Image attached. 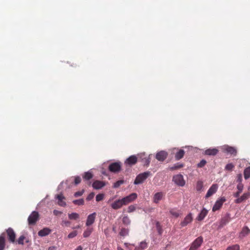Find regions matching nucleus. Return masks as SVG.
Here are the masks:
<instances>
[{
  "instance_id": "nucleus-2",
  "label": "nucleus",
  "mask_w": 250,
  "mask_h": 250,
  "mask_svg": "<svg viewBox=\"0 0 250 250\" xmlns=\"http://www.w3.org/2000/svg\"><path fill=\"white\" fill-rule=\"evenodd\" d=\"M203 242V238L202 236L197 237L191 244L189 250H198Z\"/></svg>"
},
{
  "instance_id": "nucleus-41",
  "label": "nucleus",
  "mask_w": 250,
  "mask_h": 250,
  "mask_svg": "<svg viewBox=\"0 0 250 250\" xmlns=\"http://www.w3.org/2000/svg\"><path fill=\"white\" fill-rule=\"evenodd\" d=\"M25 237L24 235H21L19 239L17 240V242L18 244L19 245H23L24 244V240L25 239Z\"/></svg>"
},
{
  "instance_id": "nucleus-58",
  "label": "nucleus",
  "mask_w": 250,
  "mask_h": 250,
  "mask_svg": "<svg viewBox=\"0 0 250 250\" xmlns=\"http://www.w3.org/2000/svg\"><path fill=\"white\" fill-rule=\"evenodd\" d=\"M135 250H137V248H135Z\"/></svg>"
},
{
  "instance_id": "nucleus-26",
  "label": "nucleus",
  "mask_w": 250,
  "mask_h": 250,
  "mask_svg": "<svg viewBox=\"0 0 250 250\" xmlns=\"http://www.w3.org/2000/svg\"><path fill=\"white\" fill-rule=\"evenodd\" d=\"M237 188L238 189V191L234 194V196L235 197H238L240 195V194L242 192L243 189V185L242 183H238L237 186Z\"/></svg>"
},
{
  "instance_id": "nucleus-1",
  "label": "nucleus",
  "mask_w": 250,
  "mask_h": 250,
  "mask_svg": "<svg viewBox=\"0 0 250 250\" xmlns=\"http://www.w3.org/2000/svg\"><path fill=\"white\" fill-rule=\"evenodd\" d=\"M150 175V171H146L139 174L137 176L134 184L138 185L143 183V182L147 179V178Z\"/></svg>"
},
{
  "instance_id": "nucleus-8",
  "label": "nucleus",
  "mask_w": 250,
  "mask_h": 250,
  "mask_svg": "<svg viewBox=\"0 0 250 250\" xmlns=\"http://www.w3.org/2000/svg\"><path fill=\"white\" fill-rule=\"evenodd\" d=\"M223 151L225 153L235 156L237 154V149L235 147L229 146H224L223 147Z\"/></svg>"
},
{
  "instance_id": "nucleus-45",
  "label": "nucleus",
  "mask_w": 250,
  "mask_h": 250,
  "mask_svg": "<svg viewBox=\"0 0 250 250\" xmlns=\"http://www.w3.org/2000/svg\"><path fill=\"white\" fill-rule=\"evenodd\" d=\"M140 248L141 250L147 248V243L146 242H141L140 244Z\"/></svg>"
},
{
  "instance_id": "nucleus-32",
  "label": "nucleus",
  "mask_w": 250,
  "mask_h": 250,
  "mask_svg": "<svg viewBox=\"0 0 250 250\" xmlns=\"http://www.w3.org/2000/svg\"><path fill=\"white\" fill-rule=\"evenodd\" d=\"M123 223L125 225H129L131 223V221L129 217L127 216H124L122 219Z\"/></svg>"
},
{
  "instance_id": "nucleus-14",
  "label": "nucleus",
  "mask_w": 250,
  "mask_h": 250,
  "mask_svg": "<svg viewBox=\"0 0 250 250\" xmlns=\"http://www.w3.org/2000/svg\"><path fill=\"white\" fill-rule=\"evenodd\" d=\"M105 186V183L101 181L96 180L92 184V187L94 189H100Z\"/></svg>"
},
{
  "instance_id": "nucleus-22",
  "label": "nucleus",
  "mask_w": 250,
  "mask_h": 250,
  "mask_svg": "<svg viewBox=\"0 0 250 250\" xmlns=\"http://www.w3.org/2000/svg\"><path fill=\"white\" fill-rule=\"evenodd\" d=\"M51 232V229L49 228H45L38 232V235L41 237L45 236Z\"/></svg>"
},
{
  "instance_id": "nucleus-36",
  "label": "nucleus",
  "mask_w": 250,
  "mask_h": 250,
  "mask_svg": "<svg viewBox=\"0 0 250 250\" xmlns=\"http://www.w3.org/2000/svg\"><path fill=\"white\" fill-rule=\"evenodd\" d=\"M84 200L83 199H80L78 200H75L73 201V203L75 205H83L84 204Z\"/></svg>"
},
{
  "instance_id": "nucleus-30",
  "label": "nucleus",
  "mask_w": 250,
  "mask_h": 250,
  "mask_svg": "<svg viewBox=\"0 0 250 250\" xmlns=\"http://www.w3.org/2000/svg\"><path fill=\"white\" fill-rule=\"evenodd\" d=\"M79 214L76 212L68 214V218L70 220H77L79 218Z\"/></svg>"
},
{
  "instance_id": "nucleus-29",
  "label": "nucleus",
  "mask_w": 250,
  "mask_h": 250,
  "mask_svg": "<svg viewBox=\"0 0 250 250\" xmlns=\"http://www.w3.org/2000/svg\"><path fill=\"white\" fill-rule=\"evenodd\" d=\"M250 233V229H249L248 227H245L243 228L240 234L242 236H245L247 234Z\"/></svg>"
},
{
  "instance_id": "nucleus-51",
  "label": "nucleus",
  "mask_w": 250,
  "mask_h": 250,
  "mask_svg": "<svg viewBox=\"0 0 250 250\" xmlns=\"http://www.w3.org/2000/svg\"><path fill=\"white\" fill-rule=\"evenodd\" d=\"M237 182L239 183H242V177L241 174H238L237 177Z\"/></svg>"
},
{
  "instance_id": "nucleus-60",
  "label": "nucleus",
  "mask_w": 250,
  "mask_h": 250,
  "mask_svg": "<svg viewBox=\"0 0 250 250\" xmlns=\"http://www.w3.org/2000/svg\"><path fill=\"white\" fill-rule=\"evenodd\" d=\"M208 250H212V249H208Z\"/></svg>"
},
{
  "instance_id": "nucleus-19",
  "label": "nucleus",
  "mask_w": 250,
  "mask_h": 250,
  "mask_svg": "<svg viewBox=\"0 0 250 250\" xmlns=\"http://www.w3.org/2000/svg\"><path fill=\"white\" fill-rule=\"evenodd\" d=\"M56 198L58 199V204L62 207H65L66 206V203L64 201L65 199V197L62 195V194H58L56 196Z\"/></svg>"
},
{
  "instance_id": "nucleus-13",
  "label": "nucleus",
  "mask_w": 250,
  "mask_h": 250,
  "mask_svg": "<svg viewBox=\"0 0 250 250\" xmlns=\"http://www.w3.org/2000/svg\"><path fill=\"white\" fill-rule=\"evenodd\" d=\"M137 157L135 155H131L129 157L125 162V164L132 166L136 164L137 162Z\"/></svg>"
},
{
  "instance_id": "nucleus-18",
  "label": "nucleus",
  "mask_w": 250,
  "mask_h": 250,
  "mask_svg": "<svg viewBox=\"0 0 250 250\" xmlns=\"http://www.w3.org/2000/svg\"><path fill=\"white\" fill-rule=\"evenodd\" d=\"M165 194L163 192H160L155 193L153 197V202L156 204L158 203L164 197Z\"/></svg>"
},
{
  "instance_id": "nucleus-48",
  "label": "nucleus",
  "mask_w": 250,
  "mask_h": 250,
  "mask_svg": "<svg viewBox=\"0 0 250 250\" xmlns=\"http://www.w3.org/2000/svg\"><path fill=\"white\" fill-rule=\"evenodd\" d=\"M83 192H84V190H83L82 191H81L76 192L74 193V196L75 197L81 196H82L83 194Z\"/></svg>"
},
{
  "instance_id": "nucleus-50",
  "label": "nucleus",
  "mask_w": 250,
  "mask_h": 250,
  "mask_svg": "<svg viewBox=\"0 0 250 250\" xmlns=\"http://www.w3.org/2000/svg\"><path fill=\"white\" fill-rule=\"evenodd\" d=\"M94 193L93 192L90 193L86 198L87 201H90L94 198Z\"/></svg>"
},
{
  "instance_id": "nucleus-55",
  "label": "nucleus",
  "mask_w": 250,
  "mask_h": 250,
  "mask_svg": "<svg viewBox=\"0 0 250 250\" xmlns=\"http://www.w3.org/2000/svg\"><path fill=\"white\" fill-rule=\"evenodd\" d=\"M83 250L82 247L81 246H79L75 250Z\"/></svg>"
},
{
  "instance_id": "nucleus-56",
  "label": "nucleus",
  "mask_w": 250,
  "mask_h": 250,
  "mask_svg": "<svg viewBox=\"0 0 250 250\" xmlns=\"http://www.w3.org/2000/svg\"><path fill=\"white\" fill-rule=\"evenodd\" d=\"M112 230L114 232H116V229L115 227H113V229H112Z\"/></svg>"
},
{
  "instance_id": "nucleus-31",
  "label": "nucleus",
  "mask_w": 250,
  "mask_h": 250,
  "mask_svg": "<svg viewBox=\"0 0 250 250\" xmlns=\"http://www.w3.org/2000/svg\"><path fill=\"white\" fill-rule=\"evenodd\" d=\"M244 178L247 179L250 177V167L245 169L244 171Z\"/></svg>"
},
{
  "instance_id": "nucleus-21",
  "label": "nucleus",
  "mask_w": 250,
  "mask_h": 250,
  "mask_svg": "<svg viewBox=\"0 0 250 250\" xmlns=\"http://www.w3.org/2000/svg\"><path fill=\"white\" fill-rule=\"evenodd\" d=\"M208 213V210L205 208H203L200 213L197 217V219L200 221L203 220L205 217L207 216Z\"/></svg>"
},
{
  "instance_id": "nucleus-39",
  "label": "nucleus",
  "mask_w": 250,
  "mask_h": 250,
  "mask_svg": "<svg viewBox=\"0 0 250 250\" xmlns=\"http://www.w3.org/2000/svg\"><path fill=\"white\" fill-rule=\"evenodd\" d=\"M124 183V180H119L114 184L113 187L114 188H117Z\"/></svg>"
},
{
  "instance_id": "nucleus-42",
  "label": "nucleus",
  "mask_w": 250,
  "mask_h": 250,
  "mask_svg": "<svg viewBox=\"0 0 250 250\" xmlns=\"http://www.w3.org/2000/svg\"><path fill=\"white\" fill-rule=\"evenodd\" d=\"M104 195L103 194H99L96 196V200L97 202L101 201L104 199Z\"/></svg>"
},
{
  "instance_id": "nucleus-10",
  "label": "nucleus",
  "mask_w": 250,
  "mask_h": 250,
  "mask_svg": "<svg viewBox=\"0 0 250 250\" xmlns=\"http://www.w3.org/2000/svg\"><path fill=\"white\" fill-rule=\"evenodd\" d=\"M225 201L226 199L224 197H222L220 199L217 200L212 208V211L214 212L219 210Z\"/></svg>"
},
{
  "instance_id": "nucleus-27",
  "label": "nucleus",
  "mask_w": 250,
  "mask_h": 250,
  "mask_svg": "<svg viewBox=\"0 0 250 250\" xmlns=\"http://www.w3.org/2000/svg\"><path fill=\"white\" fill-rule=\"evenodd\" d=\"M93 176V175L91 172L87 171L84 173L83 177L85 180H89L92 178Z\"/></svg>"
},
{
  "instance_id": "nucleus-37",
  "label": "nucleus",
  "mask_w": 250,
  "mask_h": 250,
  "mask_svg": "<svg viewBox=\"0 0 250 250\" xmlns=\"http://www.w3.org/2000/svg\"><path fill=\"white\" fill-rule=\"evenodd\" d=\"M234 166L232 163L228 164L225 168V169L228 171H231L234 168Z\"/></svg>"
},
{
  "instance_id": "nucleus-6",
  "label": "nucleus",
  "mask_w": 250,
  "mask_h": 250,
  "mask_svg": "<svg viewBox=\"0 0 250 250\" xmlns=\"http://www.w3.org/2000/svg\"><path fill=\"white\" fill-rule=\"evenodd\" d=\"M6 233L9 241L14 243L15 242L16 233L11 228H9L6 230Z\"/></svg>"
},
{
  "instance_id": "nucleus-7",
  "label": "nucleus",
  "mask_w": 250,
  "mask_h": 250,
  "mask_svg": "<svg viewBox=\"0 0 250 250\" xmlns=\"http://www.w3.org/2000/svg\"><path fill=\"white\" fill-rule=\"evenodd\" d=\"M173 181L176 185L179 186L183 187L185 185V181L184 180L183 176L181 174H177L174 176Z\"/></svg>"
},
{
  "instance_id": "nucleus-3",
  "label": "nucleus",
  "mask_w": 250,
  "mask_h": 250,
  "mask_svg": "<svg viewBox=\"0 0 250 250\" xmlns=\"http://www.w3.org/2000/svg\"><path fill=\"white\" fill-rule=\"evenodd\" d=\"M137 197V194L135 193H132L129 195L123 198L122 199V202L123 203L124 206L127 205L129 203L133 202L135 200Z\"/></svg>"
},
{
  "instance_id": "nucleus-24",
  "label": "nucleus",
  "mask_w": 250,
  "mask_h": 250,
  "mask_svg": "<svg viewBox=\"0 0 250 250\" xmlns=\"http://www.w3.org/2000/svg\"><path fill=\"white\" fill-rule=\"evenodd\" d=\"M185 153V151L183 149L178 150V151L175 153V159L176 160H180L184 157Z\"/></svg>"
},
{
  "instance_id": "nucleus-54",
  "label": "nucleus",
  "mask_w": 250,
  "mask_h": 250,
  "mask_svg": "<svg viewBox=\"0 0 250 250\" xmlns=\"http://www.w3.org/2000/svg\"><path fill=\"white\" fill-rule=\"evenodd\" d=\"M62 223L65 224L66 226L69 225L70 224V222L69 221H63Z\"/></svg>"
},
{
  "instance_id": "nucleus-40",
  "label": "nucleus",
  "mask_w": 250,
  "mask_h": 250,
  "mask_svg": "<svg viewBox=\"0 0 250 250\" xmlns=\"http://www.w3.org/2000/svg\"><path fill=\"white\" fill-rule=\"evenodd\" d=\"M203 187V182L201 181H198L196 185V189L198 191H200Z\"/></svg>"
},
{
  "instance_id": "nucleus-11",
  "label": "nucleus",
  "mask_w": 250,
  "mask_h": 250,
  "mask_svg": "<svg viewBox=\"0 0 250 250\" xmlns=\"http://www.w3.org/2000/svg\"><path fill=\"white\" fill-rule=\"evenodd\" d=\"M168 154L165 151H160L156 154L155 158L159 161L163 162L167 157Z\"/></svg>"
},
{
  "instance_id": "nucleus-12",
  "label": "nucleus",
  "mask_w": 250,
  "mask_h": 250,
  "mask_svg": "<svg viewBox=\"0 0 250 250\" xmlns=\"http://www.w3.org/2000/svg\"><path fill=\"white\" fill-rule=\"evenodd\" d=\"M218 188V186L217 184H213L208 190V192L206 195V198H208L216 193Z\"/></svg>"
},
{
  "instance_id": "nucleus-15",
  "label": "nucleus",
  "mask_w": 250,
  "mask_h": 250,
  "mask_svg": "<svg viewBox=\"0 0 250 250\" xmlns=\"http://www.w3.org/2000/svg\"><path fill=\"white\" fill-rule=\"evenodd\" d=\"M96 213L95 212H94L92 214H89L88 216L86 222V226H89L94 223L96 218Z\"/></svg>"
},
{
  "instance_id": "nucleus-44",
  "label": "nucleus",
  "mask_w": 250,
  "mask_h": 250,
  "mask_svg": "<svg viewBox=\"0 0 250 250\" xmlns=\"http://www.w3.org/2000/svg\"><path fill=\"white\" fill-rule=\"evenodd\" d=\"M206 163V161L205 160L203 159L200 162V163L198 164L197 166L198 167H203L204 166H205Z\"/></svg>"
},
{
  "instance_id": "nucleus-38",
  "label": "nucleus",
  "mask_w": 250,
  "mask_h": 250,
  "mask_svg": "<svg viewBox=\"0 0 250 250\" xmlns=\"http://www.w3.org/2000/svg\"><path fill=\"white\" fill-rule=\"evenodd\" d=\"M156 227L158 231V233L161 235L163 232L162 227L159 222H157L156 224Z\"/></svg>"
},
{
  "instance_id": "nucleus-28",
  "label": "nucleus",
  "mask_w": 250,
  "mask_h": 250,
  "mask_svg": "<svg viewBox=\"0 0 250 250\" xmlns=\"http://www.w3.org/2000/svg\"><path fill=\"white\" fill-rule=\"evenodd\" d=\"M169 213L173 216L177 218L180 216L179 211L176 208H172L170 209Z\"/></svg>"
},
{
  "instance_id": "nucleus-53",
  "label": "nucleus",
  "mask_w": 250,
  "mask_h": 250,
  "mask_svg": "<svg viewBox=\"0 0 250 250\" xmlns=\"http://www.w3.org/2000/svg\"><path fill=\"white\" fill-rule=\"evenodd\" d=\"M125 246L126 248H128V247H129V246H130V247H134V246H133V245H131L130 244H128V243H125Z\"/></svg>"
},
{
  "instance_id": "nucleus-25",
  "label": "nucleus",
  "mask_w": 250,
  "mask_h": 250,
  "mask_svg": "<svg viewBox=\"0 0 250 250\" xmlns=\"http://www.w3.org/2000/svg\"><path fill=\"white\" fill-rule=\"evenodd\" d=\"M129 229L128 228H121L119 235L122 237H125L129 235Z\"/></svg>"
},
{
  "instance_id": "nucleus-46",
  "label": "nucleus",
  "mask_w": 250,
  "mask_h": 250,
  "mask_svg": "<svg viewBox=\"0 0 250 250\" xmlns=\"http://www.w3.org/2000/svg\"><path fill=\"white\" fill-rule=\"evenodd\" d=\"M74 183L76 185L80 184L81 182V178L80 176H76L74 177Z\"/></svg>"
},
{
  "instance_id": "nucleus-49",
  "label": "nucleus",
  "mask_w": 250,
  "mask_h": 250,
  "mask_svg": "<svg viewBox=\"0 0 250 250\" xmlns=\"http://www.w3.org/2000/svg\"><path fill=\"white\" fill-rule=\"evenodd\" d=\"M150 156H151V155H149L147 158H145V162L146 166L149 165V164L150 162Z\"/></svg>"
},
{
  "instance_id": "nucleus-5",
  "label": "nucleus",
  "mask_w": 250,
  "mask_h": 250,
  "mask_svg": "<svg viewBox=\"0 0 250 250\" xmlns=\"http://www.w3.org/2000/svg\"><path fill=\"white\" fill-rule=\"evenodd\" d=\"M39 214L36 211H33L28 218V224L29 225H34L39 220Z\"/></svg>"
},
{
  "instance_id": "nucleus-17",
  "label": "nucleus",
  "mask_w": 250,
  "mask_h": 250,
  "mask_svg": "<svg viewBox=\"0 0 250 250\" xmlns=\"http://www.w3.org/2000/svg\"><path fill=\"white\" fill-rule=\"evenodd\" d=\"M218 149L216 148H210L206 149L204 151V154L206 155L215 156L218 153Z\"/></svg>"
},
{
  "instance_id": "nucleus-20",
  "label": "nucleus",
  "mask_w": 250,
  "mask_h": 250,
  "mask_svg": "<svg viewBox=\"0 0 250 250\" xmlns=\"http://www.w3.org/2000/svg\"><path fill=\"white\" fill-rule=\"evenodd\" d=\"M249 196L250 193L249 192L245 193L240 197H237L238 198L235 200V203L237 204L241 203L247 199Z\"/></svg>"
},
{
  "instance_id": "nucleus-4",
  "label": "nucleus",
  "mask_w": 250,
  "mask_h": 250,
  "mask_svg": "<svg viewBox=\"0 0 250 250\" xmlns=\"http://www.w3.org/2000/svg\"><path fill=\"white\" fill-rule=\"evenodd\" d=\"M121 168V163L120 162L112 163L108 167L109 171L114 173L119 172Z\"/></svg>"
},
{
  "instance_id": "nucleus-52",
  "label": "nucleus",
  "mask_w": 250,
  "mask_h": 250,
  "mask_svg": "<svg viewBox=\"0 0 250 250\" xmlns=\"http://www.w3.org/2000/svg\"><path fill=\"white\" fill-rule=\"evenodd\" d=\"M53 214L56 216H58L62 214V212L60 211L55 209L53 210Z\"/></svg>"
},
{
  "instance_id": "nucleus-33",
  "label": "nucleus",
  "mask_w": 250,
  "mask_h": 250,
  "mask_svg": "<svg viewBox=\"0 0 250 250\" xmlns=\"http://www.w3.org/2000/svg\"><path fill=\"white\" fill-rule=\"evenodd\" d=\"M240 247L238 244L233 245L228 247L226 250H239Z\"/></svg>"
},
{
  "instance_id": "nucleus-43",
  "label": "nucleus",
  "mask_w": 250,
  "mask_h": 250,
  "mask_svg": "<svg viewBox=\"0 0 250 250\" xmlns=\"http://www.w3.org/2000/svg\"><path fill=\"white\" fill-rule=\"evenodd\" d=\"M77 231L76 230L73 231L72 232H70L68 235V238H73L77 236Z\"/></svg>"
},
{
  "instance_id": "nucleus-9",
  "label": "nucleus",
  "mask_w": 250,
  "mask_h": 250,
  "mask_svg": "<svg viewBox=\"0 0 250 250\" xmlns=\"http://www.w3.org/2000/svg\"><path fill=\"white\" fill-rule=\"evenodd\" d=\"M193 218L191 213H188L184 219V220L181 222L180 225L182 227H184L187 226L188 224L192 221Z\"/></svg>"
},
{
  "instance_id": "nucleus-59",
  "label": "nucleus",
  "mask_w": 250,
  "mask_h": 250,
  "mask_svg": "<svg viewBox=\"0 0 250 250\" xmlns=\"http://www.w3.org/2000/svg\"><path fill=\"white\" fill-rule=\"evenodd\" d=\"M145 154H141V155H143V156H145Z\"/></svg>"
},
{
  "instance_id": "nucleus-47",
  "label": "nucleus",
  "mask_w": 250,
  "mask_h": 250,
  "mask_svg": "<svg viewBox=\"0 0 250 250\" xmlns=\"http://www.w3.org/2000/svg\"><path fill=\"white\" fill-rule=\"evenodd\" d=\"M135 209H136V208L135 206H134L133 205H130L128 207L127 212L128 213H131V212L134 211L135 210Z\"/></svg>"
},
{
  "instance_id": "nucleus-57",
  "label": "nucleus",
  "mask_w": 250,
  "mask_h": 250,
  "mask_svg": "<svg viewBox=\"0 0 250 250\" xmlns=\"http://www.w3.org/2000/svg\"><path fill=\"white\" fill-rule=\"evenodd\" d=\"M118 250H123L122 248H121V247H118Z\"/></svg>"
},
{
  "instance_id": "nucleus-16",
  "label": "nucleus",
  "mask_w": 250,
  "mask_h": 250,
  "mask_svg": "<svg viewBox=\"0 0 250 250\" xmlns=\"http://www.w3.org/2000/svg\"><path fill=\"white\" fill-rule=\"evenodd\" d=\"M123 203L122 199H118L116 200L111 204V208L114 209H118L123 206Z\"/></svg>"
},
{
  "instance_id": "nucleus-35",
  "label": "nucleus",
  "mask_w": 250,
  "mask_h": 250,
  "mask_svg": "<svg viewBox=\"0 0 250 250\" xmlns=\"http://www.w3.org/2000/svg\"><path fill=\"white\" fill-rule=\"evenodd\" d=\"M183 167V165L182 164L177 163L174 166L171 167L169 168V169L171 170H174Z\"/></svg>"
},
{
  "instance_id": "nucleus-34",
  "label": "nucleus",
  "mask_w": 250,
  "mask_h": 250,
  "mask_svg": "<svg viewBox=\"0 0 250 250\" xmlns=\"http://www.w3.org/2000/svg\"><path fill=\"white\" fill-rule=\"evenodd\" d=\"M92 231V229L90 228H87L83 232V235L84 237H88Z\"/></svg>"
},
{
  "instance_id": "nucleus-23",
  "label": "nucleus",
  "mask_w": 250,
  "mask_h": 250,
  "mask_svg": "<svg viewBox=\"0 0 250 250\" xmlns=\"http://www.w3.org/2000/svg\"><path fill=\"white\" fill-rule=\"evenodd\" d=\"M5 233L3 232L0 235V250H3L5 246Z\"/></svg>"
}]
</instances>
